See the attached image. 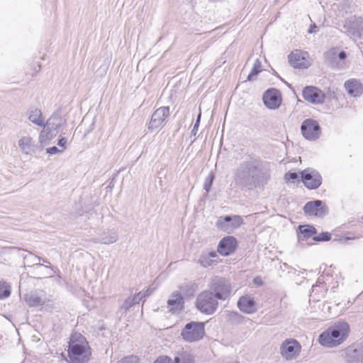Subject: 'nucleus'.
I'll use <instances>...</instances> for the list:
<instances>
[{"instance_id":"nucleus-24","label":"nucleus","mask_w":363,"mask_h":363,"mask_svg":"<svg viewBox=\"0 0 363 363\" xmlns=\"http://www.w3.org/2000/svg\"><path fill=\"white\" fill-rule=\"evenodd\" d=\"M167 306L173 313L182 309V294L179 291L173 292L167 301Z\"/></svg>"},{"instance_id":"nucleus-18","label":"nucleus","mask_w":363,"mask_h":363,"mask_svg":"<svg viewBox=\"0 0 363 363\" xmlns=\"http://www.w3.org/2000/svg\"><path fill=\"white\" fill-rule=\"evenodd\" d=\"M238 307L242 312L247 314L253 313L257 310L254 298L248 295L240 298L238 301Z\"/></svg>"},{"instance_id":"nucleus-5","label":"nucleus","mask_w":363,"mask_h":363,"mask_svg":"<svg viewBox=\"0 0 363 363\" xmlns=\"http://www.w3.org/2000/svg\"><path fill=\"white\" fill-rule=\"evenodd\" d=\"M205 335V323L203 322L191 321L183 328V340L189 342H196L203 338Z\"/></svg>"},{"instance_id":"nucleus-6","label":"nucleus","mask_w":363,"mask_h":363,"mask_svg":"<svg viewBox=\"0 0 363 363\" xmlns=\"http://www.w3.org/2000/svg\"><path fill=\"white\" fill-rule=\"evenodd\" d=\"M343 28L353 39H360L363 35V18L352 16L345 20Z\"/></svg>"},{"instance_id":"nucleus-35","label":"nucleus","mask_w":363,"mask_h":363,"mask_svg":"<svg viewBox=\"0 0 363 363\" xmlns=\"http://www.w3.org/2000/svg\"><path fill=\"white\" fill-rule=\"evenodd\" d=\"M183 363H194V357L190 353H183Z\"/></svg>"},{"instance_id":"nucleus-29","label":"nucleus","mask_w":363,"mask_h":363,"mask_svg":"<svg viewBox=\"0 0 363 363\" xmlns=\"http://www.w3.org/2000/svg\"><path fill=\"white\" fill-rule=\"evenodd\" d=\"M262 71V64L259 60H257L254 63L253 67L247 77V81H253L256 76Z\"/></svg>"},{"instance_id":"nucleus-36","label":"nucleus","mask_w":363,"mask_h":363,"mask_svg":"<svg viewBox=\"0 0 363 363\" xmlns=\"http://www.w3.org/2000/svg\"><path fill=\"white\" fill-rule=\"evenodd\" d=\"M154 363H173L171 358L167 356L159 357Z\"/></svg>"},{"instance_id":"nucleus-17","label":"nucleus","mask_w":363,"mask_h":363,"mask_svg":"<svg viewBox=\"0 0 363 363\" xmlns=\"http://www.w3.org/2000/svg\"><path fill=\"white\" fill-rule=\"evenodd\" d=\"M118 239V233L114 230H108L103 231L98 236L93 238L90 241L93 243H100L102 245H111L115 243Z\"/></svg>"},{"instance_id":"nucleus-19","label":"nucleus","mask_w":363,"mask_h":363,"mask_svg":"<svg viewBox=\"0 0 363 363\" xmlns=\"http://www.w3.org/2000/svg\"><path fill=\"white\" fill-rule=\"evenodd\" d=\"M344 86L349 95L353 97L360 96L363 94V84L357 79L347 80Z\"/></svg>"},{"instance_id":"nucleus-23","label":"nucleus","mask_w":363,"mask_h":363,"mask_svg":"<svg viewBox=\"0 0 363 363\" xmlns=\"http://www.w3.org/2000/svg\"><path fill=\"white\" fill-rule=\"evenodd\" d=\"M18 146L23 153L30 155L35 153L37 149L35 142L29 136L22 137L18 140Z\"/></svg>"},{"instance_id":"nucleus-13","label":"nucleus","mask_w":363,"mask_h":363,"mask_svg":"<svg viewBox=\"0 0 363 363\" xmlns=\"http://www.w3.org/2000/svg\"><path fill=\"white\" fill-rule=\"evenodd\" d=\"M24 300L30 307L42 306L50 301L43 291H35L25 294Z\"/></svg>"},{"instance_id":"nucleus-30","label":"nucleus","mask_w":363,"mask_h":363,"mask_svg":"<svg viewBox=\"0 0 363 363\" xmlns=\"http://www.w3.org/2000/svg\"><path fill=\"white\" fill-rule=\"evenodd\" d=\"M11 294L9 286L4 281H0V298H7Z\"/></svg>"},{"instance_id":"nucleus-22","label":"nucleus","mask_w":363,"mask_h":363,"mask_svg":"<svg viewBox=\"0 0 363 363\" xmlns=\"http://www.w3.org/2000/svg\"><path fill=\"white\" fill-rule=\"evenodd\" d=\"M199 262L203 267H209L219 263L220 259L215 251L204 252L200 256Z\"/></svg>"},{"instance_id":"nucleus-33","label":"nucleus","mask_w":363,"mask_h":363,"mask_svg":"<svg viewBox=\"0 0 363 363\" xmlns=\"http://www.w3.org/2000/svg\"><path fill=\"white\" fill-rule=\"evenodd\" d=\"M31 256H33V255L30 253L28 255V256L26 255L24 257L25 261L27 262L28 263H32L33 267H35L37 269L43 266V264L39 262H37L38 259H34L33 258L31 257Z\"/></svg>"},{"instance_id":"nucleus-28","label":"nucleus","mask_w":363,"mask_h":363,"mask_svg":"<svg viewBox=\"0 0 363 363\" xmlns=\"http://www.w3.org/2000/svg\"><path fill=\"white\" fill-rule=\"evenodd\" d=\"M227 321L230 324L238 325L242 323L243 317L235 311H229L228 312Z\"/></svg>"},{"instance_id":"nucleus-26","label":"nucleus","mask_w":363,"mask_h":363,"mask_svg":"<svg viewBox=\"0 0 363 363\" xmlns=\"http://www.w3.org/2000/svg\"><path fill=\"white\" fill-rule=\"evenodd\" d=\"M143 297L144 296L143 291L139 292L133 297H128L123 302V305L121 307V309L126 311L135 304L139 303V302L143 298Z\"/></svg>"},{"instance_id":"nucleus-10","label":"nucleus","mask_w":363,"mask_h":363,"mask_svg":"<svg viewBox=\"0 0 363 363\" xmlns=\"http://www.w3.org/2000/svg\"><path fill=\"white\" fill-rule=\"evenodd\" d=\"M301 133L305 138L315 140L320 135V128L317 121L307 119L303 121L301 127Z\"/></svg>"},{"instance_id":"nucleus-27","label":"nucleus","mask_w":363,"mask_h":363,"mask_svg":"<svg viewBox=\"0 0 363 363\" xmlns=\"http://www.w3.org/2000/svg\"><path fill=\"white\" fill-rule=\"evenodd\" d=\"M165 115H152L150 123L149 129L155 130L162 126L165 117Z\"/></svg>"},{"instance_id":"nucleus-43","label":"nucleus","mask_w":363,"mask_h":363,"mask_svg":"<svg viewBox=\"0 0 363 363\" xmlns=\"http://www.w3.org/2000/svg\"><path fill=\"white\" fill-rule=\"evenodd\" d=\"M253 282L255 284L259 285V286H261V285L263 284L262 279L260 277H256L255 278H254Z\"/></svg>"},{"instance_id":"nucleus-37","label":"nucleus","mask_w":363,"mask_h":363,"mask_svg":"<svg viewBox=\"0 0 363 363\" xmlns=\"http://www.w3.org/2000/svg\"><path fill=\"white\" fill-rule=\"evenodd\" d=\"M123 363H138V358L135 356H130L125 357Z\"/></svg>"},{"instance_id":"nucleus-47","label":"nucleus","mask_w":363,"mask_h":363,"mask_svg":"<svg viewBox=\"0 0 363 363\" xmlns=\"http://www.w3.org/2000/svg\"><path fill=\"white\" fill-rule=\"evenodd\" d=\"M316 28L315 24L312 25L310 28L308 29V32L309 33H313L315 32V28Z\"/></svg>"},{"instance_id":"nucleus-34","label":"nucleus","mask_w":363,"mask_h":363,"mask_svg":"<svg viewBox=\"0 0 363 363\" xmlns=\"http://www.w3.org/2000/svg\"><path fill=\"white\" fill-rule=\"evenodd\" d=\"M213 179H214V176L212 174H209L208 178L206 179V181L203 185V187H204V189L207 192H208L210 191V188L211 186Z\"/></svg>"},{"instance_id":"nucleus-9","label":"nucleus","mask_w":363,"mask_h":363,"mask_svg":"<svg viewBox=\"0 0 363 363\" xmlns=\"http://www.w3.org/2000/svg\"><path fill=\"white\" fill-rule=\"evenodd\" d=\"M301 180L305 186L309 189H318L322 183L319 172L313 169H306L301 173Z\"/></svg>"},{"instance_id":"nucleus-7","label":"nucleus","mask_w":363,"mask_h":363,"mask_svg":"<svg viewBox=\"0 0 363 363\" xmlns=\"http://www.w3.org/2000/svg\"><path fill=\"white\" fill-rule=\"evenodd\" d=\"M28 119L33 123L39 125L43 126V130L40 133V143L43 145L46 141L45 136L43 135V133L45 131L50 132L52 130H55L57 128L59 124H55L52 123V121L56 119L55 117L51 116L49 119H48L45 122V118L43 117V115H29Z\"/></svg>"},{"instance_id":"nucleus-4","label":"nucleus","mask_w":363,"mask_h":363,"mask_svg":"<svg viewBox=\"0 0 363 363\" xmlns=\"http://www.w3.org/2000/svg\"><path fill=\"white\" fill-rule=\"evenodd\" d=\"M210 291L220 300L227 299L231 294V285L228 280L220 277L212 279L209 284Z\"/></svg>"},{"instance_id":"nucleus-42","label":"nucleus","mask_w":363,"mask_h":363,"mask_svg":"<svg viewBox=\"0 0 363 363\" xmlns=\"http://www.w3.org/2000/svg\"><path fill=\"white\" fill-rule=\"evenodd\" d=\"M67 143V139L65 138H62L59 140L57 145L60 147H65V145Z\"/></svg>"},{"instance_id":"nucleus-1","label":"nucleus","mask_w":363,"mask_h":363,"mask_svg":"<svg viewBox=\"0 0 363 363\" xmlns=\"http://www.w3.org/2000/svg\"><path fill=\"white\" fill-rule=\"evenodd\" d=\"M270 177L269 169L261 161L253 158L240 162L234 172L235 185L242 190L264 186Z\"/></svg>"},{"instance_id":"nucleus-25","label":"nucleus","mask_w":363,"mask_h":363,"mask_svg":"<svg viewBox=\"0 0 363 363\" xmlns=\"http://www.w3.org/2000/svg\"><path fill=\"white\" fill-rule=\"evenodd\" d=\"M298 240L303 241L317 233L316 229L309 225H299Z\"/></svg>"},{"instance_id":"nucleus-41","label":"nucleus","mask_w":363,"mask_h":363,"mask_svg":"<svg viewBox=\"0 0 363 363\" xmlns=\"http://www.w3.org/2000/svg\"><path fill=\"white\" fill-rule=\"evenodd\" d=\"M166 112H169L168 106H163L157 108L155 113H165Z\"/></svg>"},{"instance_id":"nucleus-38","label":"nucleus","mask_w":363,"mask_h":363,"mask_svg":"<svg viewBox=\"0 0 363 363\" xmlns=\"http://www.w3.org/2000/svg\"><path fill=\"white\" fill-rule=\"evenodd\" d=\"M63 150H59L56 146H53L46 149L47 153L50 155H55L58 152H62Z\"/></svg>"},{"instance_id":"nucleus-14","label":"nucleus","mask_w":363,"mask_h":363,"mask_svg":"<svg viewBox=\"0 0 363 363\" xmlns=\"http://www.w3.org/2000/svg\"><path fill=\"white\" fill-rule=\"evenodd\" d=\"M264 105L269 109L277 108L281 102V95L276 89H268L262 97Z\"/></svg>"},{"instance_id":"nucleus-32","label":"nucleus","mask_w":363,"mask_h":363,"mask_svg":"<svg viewBox=\"0 0 363 363\" xmlns=\"http://www.w3.org/2000/svg\"><path fill=\"white\" fill-rule=\"evenodd\" d=\"M284 179L286 182L295 183L298 181V174L296 172H287L284 176Z\"/></svg>"},{"instance_id":"nucleus-16","label":"nucleus","mask_w":363,"mask_h":363,"mask_svg":"<svg viewBox=\"0 0 363 363\" xmlns=\"http://www.w3.org/2000/svg\"><path fill=\"white\" fill-rule=\"evenodd\" d=\"M299 349L300 346L296 340L285 341L281 346V354L286 359H291L296 357Z\"/></svg>"},{"instance_id":"nucleus-45","label":"nucleus","mask_w":363,"mask_h":363,"mask_svg":"<svg viewBox=\"0 0 363 363\" xmlns=\"http://www.w3.org/2000/svg\"><path fill=\"white\" fill-rule=\"evenodd\" d=\"M153 292V289H147V291L145 292H143V298L149 296L150 295L152 294V293Z\"/></svg>"},{"instance_id":"nucleus-31","label":"nucleus","mask_w":363,"mask_h":363,"mask_svg":"<svg viewBox=\"0 0 363 363\" xmlns=\"http://www.w3.org/2000/svg\"><path fill=\"white\" fill-rule=\"evenodd\" d=\"M330 239H331V235L328 232L322 233L317 236L313 237V240L314 241H318V242L329 241Z\"/></svg>"},{"instance_id":"nucleus-39","label":"nucleus","mask_w":363,"mask_h":363,"mask_svg":"<svg viewBox=\"0 0 363 363\" xmlns=\"http://www.w3.org/2000/svg\"><path fill=\"white\" fill-rule=\"evenodd\" d=\"M201 115H197V118H196V123H195V124L193 127V129L191 130V133L194 135H196V132H197V130H198V128L199 125L200 120H201Z\"/></svg>"},{"instance_id":"nucleus-2","label":"nucleus","mask_w":363,"mask_h":363,"mask_svg":"<svg viewBox=\"0 0 363 363\" xmlns=\"http://www.w3.org/2000/svg\"><path fill=\"white\" fill-rule=\"evenodd\" d=\"M350 326L345 321H339L323 332L319 336V342L327 347H335L342 344L347 337Z\"/></svg>"},{"instance_id":"nucleus-11","label":"nucleus","mask_w":363,"mask_h":363,"mask_svg":"<svg viewBox=\"0 0 363 363\" xmlns=\"http://www.w3.org/2000/svg\"><path fill=\"white\" fill-rule=\"evenodd\" d=\"M303 211L307 216H314L318 218H323L328 213V208L320 200L306 203L303 207Z\"/></svg>"},{"instance_id":"nucleus-12","label":"nucleus","mask_w":363,"mask_h":363,"mask_svg":"<svg viewBox=\"0 0 363 363\" xmlns=\"http://www.w3.org/2000/svg\"><path fill=\"white\" fill-rule=\"evenodd\" d=\"M238 246V242L233 236H226L222 238L217 247V252L222 256H229L234 253Z\"/></svg>"},{"instance_id":"nucleus-8","label":"nucleus","mask_w":363,"mask_h":363,"mask_svg":"<svg viewBox=\"0 0 363 363\" xmlns=\"http://www.w3.org/2000/svg\"><path fill=\"white\" fill-rule=\"evenodd\" d=\"M242 224V218L240 216H226L220 217L216 222V227L226 233H230Z\"/></svg>"},{"instance_id":"nucleus-44","label":"nucleus","mask_w":363,"mask_h":363,"mask_svg":"<svg viewBox=\"0 0 363 363\" xmlns=\"http://www.w3.org/2000/svg\"><path fill=\"white\" fill-rule=\"evenodd\" d=\"M153 292V289H147V291L145 292H143V298L149 296L150 295L152 294V293Z\"/></svg>"},{"instance_id":"nucleus-15","label":"nucleus","mask_w":363,"mask_h":363,"mask_svg":"<svg viewBox=\"0 0 363 363\" xmlns=\"http://www.w3.org/2000/svg\"><path fill=\"white\" fill-rule=\"evenodd\" d=\"M302 95L306 101L315 104L323 103L325 99V94L315 86L305 87Z\"/></svg>"},{"instance_id":"nucleus-3","label":"nucleus","mask_w":363,"mask_h":363,"mask_svg":"<svg viewBox=\"0 0 363 363\" xmlns=\"http://www.w3.org/2000/svg\"><path fill=\"white\" fill-rule=\"evenodd\" d=\"M196 306L202 313L211 315L218 308V298L213 296L212 291H203L197 296Z\"/></svg>"},{"instance_id":"nucleus-46","label":"nucleus","mask_w":363,"mask_h":363,"mask_svg":"<svg viewBox=\"0 0 363 363\" xmlns=\"http://www.w3.org/2000/svg\"><path fill=\"white\" fill-rule=\"evenodd\" d=\"M338 57L340 60H343L347 57V54L345 51H341Z\"/></svg>"},{"instance_id":"nucleus-40","label":"nucleus","mask_w":363,"mask_h":363,"mask_svg":"<svg viewBox=\"0 0 363 363\" xmlns=\"http://www.w3.org/2000/svg\"><path fill=\"white\" fill-rule=\"evenodd\" d=\"M31 257L33 258L34 259H38V262L43 261L44 263H46L48 264V265L45 266V268H50V262L48 259H44L40 257H38V256H31Z\"/></svg>"},{"instance_id":"nucleus-20","label":"nucleus","mask_w":363,"mask_h":363,"mask_svg":"<svg viewBox=\"0 0 363 363\" xmlns=\"http://www.w3.org/2000/svg\"><path fill=\"white\" fill-rule=\"evenodd\" d=\"M84 353V347L77 344H71L69 347V356L74 363H84L86 359L82 357Z\"/></svg>"},{"instance_id":"nucleus-21","label":"nucleus","mask_w":363,"mask_h":363,"mask_svg":"<svg viewBox=\"0 0 363 363\" xmlns=\"http://www.w3.org/2000/svg\"><path fill=\"white\" fill-rule=\"evenodd\" d=\"M289 62L291 66L295 68H307L309 66L308 61L303 56V54L296 50L289 55Z\"/></svg>"},{"instance_id":"nucleus-48","label":"nucleus","mask_w":363,"mask_h":363,"mask_svg":"<svg viewBox=\"0 0 363 363\" xmlns=\"http://www.w3.org/2000/svg\"><path fill=\"white\" fill-rule=\"evenodd\" d=\"M174 362H175V363H179V358L178 357H176L175 359H174Z\"/></svg>"}]
</instances>
